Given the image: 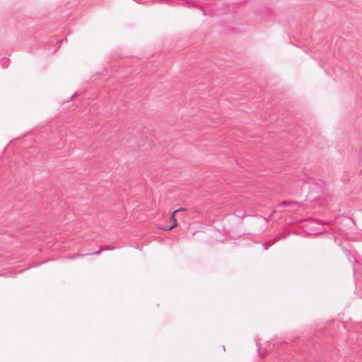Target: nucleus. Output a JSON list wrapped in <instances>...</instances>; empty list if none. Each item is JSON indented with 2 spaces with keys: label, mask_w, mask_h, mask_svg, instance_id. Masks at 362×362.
<instances>
[{
  "label": "nucleus",
  "mask_w": 362,
  "mask_h": 362,
  "mask_svg": "<svg viewBox=\"0 0 362 362\" xmlns=\"http://www.w3.org/2000/svg\"><path fill=\"white\" fill-rule=\"evenodd\" d=\"M182 210H184V209L180 208V209H177V210L174 211L172 213V214H171V216H170V221L173 223V225H172V226H170V227L163 228V230H171V229H173V228H175V227L177 226V220H176V218H175V214H176L177 211H182Z\"/></svg>",
  "instance_id": "obj_1"
}]
</instances>
